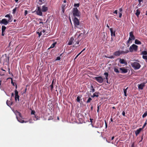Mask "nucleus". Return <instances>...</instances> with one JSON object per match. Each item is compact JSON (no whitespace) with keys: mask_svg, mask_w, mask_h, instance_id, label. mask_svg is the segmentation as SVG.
Returning <instances> with one entry per match:
<instances>
[{"mask_svg":"<svg viewBox=\"0 0 147 147\" xmlns=\"http://www.w3.org/2000/svg\"><path fill=\"white\" fill-rule=\"evenodd\" d=\"M84 32L80 33L79 34H78V33H77L75 36V38H76L75 40V42H76L75 45H79L80 42L84 38Z\"/></svg>","mask_w":147,"mask_h":147,"instance_id":"1","label":"nucleus"},{"mask_svg":"<svg viewBox=\"0 0 147 147\" xmlns=\"http://www.w3.org/2000/svg\"><path fill=\"white\" fill-rule=\"evenodd\" d=\"M72 13L74 16L75 17H78L80 16V11L76 7L74 8L73 9Z\"/></svg>","mask_w":147,"mask_h":147,"instance_id":"2","label":"nucleus"},{"mask_svg":"<svg viewBox=\"0 0 147 147\" xmlns=\"http://www.w3.org/2000/svg\"><path fill=\"white\" fill-rule=\"evenodd\" d=\"M131 65L132 67L135 70L139 69L141 67V65L140 63L137 62L131 63Z\"/></svg>","mask_w":147,"mask_h":147,"instance_id":"3","label":"nucleus"},{"mask_svg":"<svg viewBox=\"0 0 147 147\" xmlns=\"http://www.w3.org/2000/svg\"><path fill=\"white\" fill-rule=\"evenodd\" d=\"M138 46L134 44L131 45L129 48L130 52H132L134 51H137L138 50Z\"/></svg>","mask_w":147,"mask_h":147,"instance_id":"4","label":"nucleus"},{"mask_svg":"<svg viewBox=\"0 0 147 147\" xmlns=\"http://www.w3.org/2000/svg\"><path fill=\"white\" fill-rule=\"evenodd\" d=\"M93 79L96 80L97 82L100 83H102L105 79V78H103L102 76H99L98 77H95L93 78Z\"/></svg>","mask_w":147,"mask_h":147,"instance_id":"5","label":"nucleus"},{"mask_svg":"<svg viewBox=\"0 0 147 147\" xmlns=\"http://www.w3.org/2000/svg\"><path fill=\"white\" fill-rule=\"evenodd\" d=\"M73 22L75 27L76 28H80L78 27V26L80 25L79 20L76 17H75L74 18L73 20Z\"/></svg>","mask_w":147,"mask_h":147,"instance_id":"6","label":"nucleus"},{"mask_svg":"<svg viewBox=\"0 0 147 147\" xmlns=\"http://www.w3.org/2000/svg\"><path fill=\"white\" fill-rule=\"evenodd\" d=\"M12 22L9 21V20H7L6 19H3L2 20H0V24H4L5 25H7L9 22Z\"/></svg>","mask_w":147,"mask_h":147,"instance_id":"7","label":"nucleus"},{"mask_svg":"<svg viewBox=\"0 0 147 147\" xmlns=\"http://www.w3.org/2000/svg\"><path fill=\"white\" fill-rule=\"evenodd\" d=\"M36 14L39 16H42V13L41 8L40 7H37L36 10Z\"/></svg>","mask_w":147,"mask_h":147,"instance_id":"8","label":"nucleus"},{"mask_svg":"<svg viewBox=\"0 0 147 147\" xmlns=\"http://www.w3.org/2000/svg\"><path fill=\"white\" fill-rule=\"evenodd\" d=\"M120 72L121 73H126L128 72V69L125 67L119 68Z\"/></svg>","mask_w":147,"mask_h":147,"instance_id":"9","label":"nucleus"},{"mask_svg":"<svg viewBox=\"0 0 147 147\" xmlns=\"http://www.w3.org/2000/svg\"><path fill=\"white\" fill-rule=\"evenodd\" d=\"M14 92L15 95V100L16 102L17 101V100H18V101H19L20 96L18 95V92L17 90H15Z\"/></svg>","mask_w":147,"mask_h":147,"instance_id":"10","label":"nucleus"},{"mask_svg":"<svg viewBox=\"0 0 147 147\" xmlns=\"http://www.w3.org/2000/svg\"><path fill=\"white\" fill-rule=\"evenodd\" d=\"M110 31L111 33V35L112 36V37L111 38V39L112 40V36H115V31H113V28H111L110 29Z\"/></svg>","mask_w":147,"mask_h":147,"instance_id":"11","label":"nucleus"},{"mask_svg":"<svg viewBox=\"0 0 147 147\" xmlns=\"http://www.w3.org/2000/svg\"><path fill=\"white\" fill-rule=\"evenodd\" d=\"M74 38L73 37H71L69 40V41L68 43V45H71L73 43V42L74 41Z\"/></svg>","mask_w":147,"mask_h":147,"instance_id":"12","label":"nucleus"},{"mask_svg":"<svg viewBox=\"0 0 147 147\" xmlns=\"http://www.w3.org/2000/svg\"><path fill=\"white\" fill-rule=\"evenodd\" d=\"M5 17L6 18H8V19L7 20H9L11 21H12L13 17L12 16H10L9 14H7L5 16Z\"/></svg>","mask_w":147,"mask_h":147,"instance_id":"13","label":"nucleus"},{"mask_svg":"<svg viewBox=\"0 0 147 147\" xmlns=\"http://www.w3.org/2000/svg\"><path fill=\"white\" fill-rule=\"evenodd\" d=\"M145 83H142L138 85V88L139 89L142 90L143 89L144 87L145 86Z\"/></svg>","mask_w":147,"mask_h":147,"instance_id":"14","label":"nucleus"},{"mask_svg":"<svg viewBox=\"0 0 147 147\" xmlns=\"http://www.w3.org/2000/svg\"><path fill=\"white\" fill-rule=\"evenodd\" d=\"M142 130V129L141 128H140L139 129L137 130L136 131H135V133L136 136H137Z\"/></svg>","mask_w":147,"mask_h":147,"instance_id":"15","label":"nucleus"},{"mask_svg":"<svg viewBox=\"0 0 147 147\" xmlns=\"http://www.w3.org/2000/svg\"><path fill=\"white\" fill-rule=\"evenodd\" d=\"M129 38H131V40H134L135 39V37L133 34V32L131 31L129 33Z\"/></svg>","mask_w":147,"mask_h":147,"instance_id":"16","label":"nucleus"},{"mask_svg":"<svg viewBox=\"0 0 147 147\" xmlns=\"http://www.w3.org/2000/svg\"><path fill=\"white\" fill-rule=\"evenodd\" d=\"M35 112L34 110H32L31 112V114L32 115H34L35 118L34 119V120H37L38 119V117H37L36 115H35Z\"/></svg>","mask_w":147,"mask_h":147,"instance_id":"17","label":"nucleus"},{"mask_svg":"<svg viewBox=\"0 0 147 147\" xmlns=\"http://www.w3.org/2000/svg\"><path fill=\"white\" fill-rule=\"evenodd\" d=\"M99 92H95L93 94V95L91 96V97L92 98H94L95 97H98L99 96Z\"/></svg>","mask_w":147,"mask_h":147,"instance_id":"18","label":"nucleus"},{"mask_svg":"<svg viewBox=\"0 0 147 147\" xmlns=\"http://www.w3.org/2000/svg\"><path fill=\"white\" fill-rule=\"evenodd\" d=\"M41 10L43 12H46L48 10V7L45 5L43 6Z\"/></svg>","mask_w":147,"mask_h":147,"instance_id":"19","label":"nucleus"},{"mask_svg":"<svg viewBox=\"0 0 147 147\" xmlns=\"http://www.w3.org/2000/svg\"><path fill=\"white\" fill-rule=\"evenodd\" d=\"M119 62L121 64H127V62L124 59H120Z\"/></svg>","mask_w":147,"mask_h":147,"instance_id":"20","label":"nucleus"},{"mask_svg":"<svg viewBox=\"0 0 147 147\" xmlns=\"http://www.w3.org/2000/svg\"><path fill=\"white\" fill-rule=\"evenodd\" d=\"M129 51L127 50H126L125 51H120V55L124 54L127 53L129 52Z\"/></svg>","mask_w":147,"mask_h":147,"instance_id":"21","label":"nucleus"},{"mask_svg":"<svg viewBox=\"0 0 147 147\" xmlns=\"http://www.w3.org/2000/svg\"><path fill=\"white\" fill-rule=\"evenodd\" d=\"M113 55L116 56H119L120 55V51H117L115 52Z\"/></svg>","mask_w":147,"mask_h":147,"instance_id":"22","label":"nucleus"},{"mask_svg":"<svg viewBox=\"0 0 147 147\" xmlns=\"http://www.w3.org/2000/svg\"><path fill=\"white\" fill-rule=\"evenodd\" d=\"M104 75L105 76V79L106 80H108V77L109 76L108 73L107 72H105L104 73Z\"/></svg>","mask_w":147,"mask_h":147,"instance_id":"23","label":"nucleus"},{"mask_svg":"<svg viewBox=\"0 0 147 147\" xmlns=\"http://www.w3.org/2000/svg\"><path fill=\"white\" fill-rule=\"evenodd\" d=\"M135 43L137 45H141V42L138 39H136L135 41Z\"/></svg>","mask_w":147,"mask_h":147,"instance_id":"24","label":"nucleus"},{"mask_svg":"<svg viewBox=\"0 0 147 147\" xmlns=\"http://www.w3.org/2000/svg\"><path fill=\"white\" fill-rule=\"evenodd\" d=\"M17 119H18V121L20 122L21 123H26L27 122V121H25L24 120H22L21 119H20V118H18V117H16Z\"/></svg>","mask_w":147,"mask_h":147,"instance_id":"25","label":"nucleus"},{"mask_svg":"<svg viewBox=\"0 0 147 147\" xmlns=\"http://www.w3.org/2000/svg\"><path fill=\"white\" fill-rule=\"evenodd\" d=\"M6 104L9 106H10L12 104V102L11 101L7 100L6 101Z\"/></svg>","mask_w":147,"mask_h":147,"instance_id":"26","label":"nucleus"},{"mask_svg":"<svg viewBox=\"0 0 147 147\" xmlns=\"http://www.w3.org/2000/svg\"><path fill=\"white\" fill-rule=\"evenodd\" d=\"M90 92H94L95 91V90L93 86L92 85H91V88H90Z\"/></svg>","mask_w":147,"mask_h":147,"instance_id":"27","label":"nucleus"},{"mask_svg":"<svg viewBox=\"0 0 147 147\" xmlns=\"http://www.w3.org/2000/svg\"><path fill=\"white\" fill-rule=\"evenodd\" d=\"M81 97H82L81 95L80 96H77V99H76V100L77 102H79L80 101V98H81Z\"/></svg>","mask_w":147,"mask_h":147,"instance_id":"28","label":"nucleus"},{"mask_svg":"<svg viewBox=\"0 0 147 147\" xmlns=\"http://www.w3.org/2000/svg\"><path fill=\"white\" fill-rule=\"evenodd\" d=\"M6 27L4 26H2L1 28V31H2L5 32V29H6Z\"/></svg>","mask_w":147,"mask_h":147,"instance_id":"29","label":"nucleus"},{"mask_svg":"<svg viewBox=\"0 0 147 147\" xmlns=\"http://www.w3.org/2000/svg\"><path fill=\"white\" fill-rule=\"evenodd\" d=\"M127 88H127L126 89H123V91H124V95L126 96H127L126 92H127Z\"/></svg>","mask_w":147,"mask_h":147,"instance_id":"30","label":"nucleus"},{"mask_svg":"<svg viewBox=\"0 0 147 147\" xmlns=\"http://www.w3.org/2000/svg\"><path fill=\"white\" fill-rule=\"evenodd\" d=\"M56 44V42L53 43L51 45L50 48H54L55 47Z\"/></svg>","mask_w":147,"mask_h":147,"instance_id":"31","label":"nucleus"},{"mask_svg":"<svg viewBox=\"0 0 147 147\" xmlns=\"http://www.w3.org/2000/svg\"><path fill=\"white\" fill-rule=\"evenodd\" d=\"M140 12L139 11L138 9H137L136 11V15L137 16H139V15H140Z\"/></svg>","mask_w":147,"mask_h":147,"instance_id":"32","label":"nucleus"},{"mask_svg":"<svg viewBox=\"0 0 147 147\" xmlns=\"http://www.w3.org/2000/svg\"><path fill=\"white\" fill-rule=\"evenodd\" d=\"M147 115V111L145 112L142 115V117L144 118Z\"/></svg>","mask_w":147,"mask_h":147,"instance_id":"33","label":"nucleus"},{"mask_svg":"<svg viewBox=\"0 0 147 147\" xmlns=\"http://www.w3.org/2000/svg\"><path fill=\"white\" fill-rule=\"evenodd\" d=\"M92 100V99L90 98L89 97L87 100L86 101V103H88L90 102V101Z\"/></svg>","mask_w":147,"mask_h":147,"instance_id":"34","label":"nucleus"},{"mask_svg":"<svg viewBox=\"0 0 147 147\" xmlns=\"http://www.w3.org/2000/svg\"><path fill=\"white\" fill-rule=\"evenodd\" d=\"M114 71L115 72L117 73H119V71L118 69L116 68H114Z\"/></svg>","mask_w":147,"mask_h":147,"instance_id":"35","label":"nucleus"},{"mask_svg":"<svg viewBox=\"0 0 147 147\" xmlns=\"http://www.w3.org/2000/svg\"><path fill=\"white\" fill-rule=\"evenodd\" d=\"M38 20H40L39 22V23L40 24H41L42 25V26H43L44 25V23L43 22H41V21L42 20L40 19H39Z\"/></svg>","mask_w":147,"mask_h":147,"instance_id":"36","label":"nucleus"},{"mask_svg":"<svg viewBox=\"0 0 147 147\" xmlns=\"http://www.w3.org/2000/svg\"><path fill=\"white\" fill-rule=\"evenodd\" d=\"M80 6V3H75L74 4V7H78L79 6Z\"/></svg>","mask_w":147,"mask_h":147,"instance_id":"37","label":"nucleus"},{"mask_svg":"<svg viewBox=\"0 0 147 147\" xmlns=\"http://www.w3.org/2000/svg\"><path fill=\"white\" fill-rule=\"evenodd\" d=\"M131 40V38H129L128 40L127 41V45H128L127 47H128L129 46V45H128L130 43V41Z\"/></svg>","mask_w":147,"mask_h":147,"instance_id":"38","label":"nucleus"},{"mask_svg":"<svg viewBox=\"0 0 147 147\" xmlns=\"http://www.w3.org/2000/svg\"><path fill=\"white\" fill-rule=\"evenodd\" d=\"M142 54L143 55H146L147 54V52L146 51H142Z\"/></svg>","mask_w":147,"mask_h":147,"instance_id":"39","label":"nucleus"},{"mask_svg":"<svg viewBox=\"0 0 147 147\" xmlns=\"http://www.w3.org/2000/svg\"><path fill=\"white\" fill-rule=\"evenodd\" d=\"M147 120H146L145 122V123H144V125H143L142 127L141 128L143 129L144 128V127L146 125L147 123Z\"/></svg>","mask_w":147,"mask_h":147,"instance_id":"40","label":"nucleus"},{"mask_svg":"<svg viewBox=\"0 0 147 147\" xmlns=\"http://www.w3.org/2000/svg\"><path fill=\"white\" fill-rule=\"evenodd\" d=\"M49 87L51 88V91H52L53 88V85L51 84V85L49 86Z\"/></svg>","mask_w":147,"mask_h":147,"instance_id":"41","label":"nucleus"},{"mask_svg":"<svg viewBox=\"0 0 147 147\" xmlns=\"http://www.w3.org/2000/svg\"><path fill=\"white\" fill-rule=\"evenodd\" d=\"M16 7H15V8L13 9V12H12V13L13 14H14L15 13L16 11Z\"/></svg>","mask_w":147,"mask_h":147,"instance_id":"42","label":"nucleus"},{"mask_svg":"<svg viewBox=\"0 0 147 147\" xmlns=\"http://www.w3.org/2000/svg\"><path fill=\"white\" fill-rule=\"evenodd\" d=\"M37 33L38 34L39 36L40 37L42 35V31H40V32H37Z\"/></svg>","mask_w":147,"mask_h":147,"instance_id":"43","label":"nucleus"},{"mask_svg":"<svg viewBox=\"0 0 147 147\" xmlns=\"http://www.w3.org/2000/svg\"><path fill=\"white\" fill-rule=\"evenodd\" d=\"M108 58L110 59H114L115 58V56L113 55H112L110 56L109 57H107Z\"/></svg>","mask_w":147,"mask_h":147,"instance_id":"44","label":"nucleus"},{"mask_svg":"<svg viewBox=\"0 0 147 147\" xmlns=\"http://www.w3.org/2000/svg\"><path fill=\"white\" fill-rule=\"evenodd\" d=\"M100 106V105H97V111L98 113H99Z\"/></svg>","mask_w":147,"mask_h":147,"instance_id":"45","label":"nucleus"},{"mask_svg":"<svg viewBox=\"0 0 147 147\" xmlns=\"http://www.w3.org/2000/svg\"><path fill=\"white\" fill-rule=\"evenodd\" d=\"M142 57L143 59H145L146 60L147 59V56L146 55H143Z\"/></svg>","mask_w":147,"mask_h":147,"instance_id":"46","label":"nucleus"},{"mask_svg":"<svg viewBox=\"0 0 147 147\" xmlns=\"http://www.w3.org/2000/svg\"><path fill=\"white\" fill-rule=\"evenodd\" d=\"M61 59V57L60 56H58L57 57L56 61L59 60Z\"/></svg>","mask_w":147,"mask_h":147,"instance_id":"47","label":"nucleus"},{"mask_svg":"<svg viewBox=\"0 0 147 147\" xmlns=\"http://www.w3.org/2000/svg\"><path fill=\"white\" fill-rule=\"evenodd\" d=\"M143 0H138V1H139V4H138V5H139V6H140L141 5V4H140V3L142 1H143Z\"/></svg>","mask_w":147,"mask_h":147,"instance_id":"48","label":"nucleus"},{"mask_svg":"<svg viewBox=\"0 0 147 147\" xmlns=\"http://www.w3.org/2000/svg\"><path fill=\"white\" fill-rule=\"evenodd\" d=\"M119 17L121 18L122 16V14L121 12H119Z\"/></svg>","mask_w":147,"mask_h":147,"instance_id":"49","label":"nucleus"},{"mask_svg":"<svg viewBox=\"0 0 147 147\" xmlns=\"http://www.w3.org/2000/svg\"><path fill=\"white\" fill-rule=\"evenodd\" d=\"M11 79V83L12 84V85L13 86H15V84H14V82H13V80H12V78H10Z\"/></svg>","mask_w":147,"mask_h":147,"instance_id":"50","label":"nucleus"},{"mask_svg":"<svg viewBox=\"0 0 147 147\" xmlns=\"http://www.w3.org/2000/svg\"><path fill=\"white\" fill-rule=\"evenodd\" d=\"M28 13V11L26 10L25 11V12H24V15L25 16H26L27 14Z\"/></svg>","mask_w":147,"mask_h":147,"instance_id":"51","label":"nucleus"},{"mask_svg":"<svg viewBox=\"0 0 147 147\" xmlns=\"http://www.w3.org/2000/svg\"><path fill=\"white\" fill-rule=\"evenodd\" d=\"M105 127L106 128H107V124L106 121L105 120Z\"/></svg>","mask_w":147,"mask_h":147,"instance_id":"52","label":"nucleus"},{"mask_svg":"<svg viewBox=\"0 0 147 147\" xmlns=\"http://www.w3.org/2000/svg\"><path fill=\"white\" fill-rule=\"evenodd\" d=\"M54 81H55V83H54V84H55V80H54V79H53V80L52 81V84H53H53H54Z\"/></svg>","mask_w":147,"mask_h":147,"instance_id":"53","label":"nucleus"},{"mask_svg":"<svg viewBox=\"0 0 147 147\" xmlns=\"http://www.w3.org/2000/svg\"><path fill=\"white\" fill-rule=\"evenodd\" d=\"M122 114L123 116H125V112L124 111H123Z\"/></svg>","mask_w":147,"mask_h":147,"instance_id":"54","label":"nucleus"},{"mask_svg":"<svg viewBox=\"0 0 147 147\" xmlns=\"http://www.w3.org/2000/svg\"><path fill=\"white\" fill-rule=\"evenodd\" d=\"M114 13H115L116 15L117 14V10H115L113 12Z\"/></svg>","mask_w":147,"mask_h":147,"instance_id":"55","label":"nucleus"},{"mask_svg":"<svg viewBox=\"0 0 147 147\" xmlns=\"http://www.w3.org/2000/svg\"><path fill=\"white\" fill-rule=\"evenodd\" d=\"M131 147H135L134 143V142L131 145Z\"/></svg>","mask_w":147,"mask_h":147,"instance_id":"56","label":"nucleus"},{"mask_svg":"<svg viewBox=\"0 0 147 147\" xmlns=\"http://www.w3.org/2000/svg\"><path fill=\"white\" fill-rule=\"evenodd\" d=\"M119 11L120 12H121L122 11V8H120L119 9Z\"/></svg>","mask_w":147,"mask_h":147,"instance_id":"57","label":"nucleus"},{"mask_svg":"<svg viewBox=\"0 0 147 147\" xmlns=\"http://www.w3.org/2000/svg\"><path fill=\"white\" fill-rule=\"evenodd\" d=\"M81 54V53H79L78 54L77 56H76V57L75 58V59H76L78 56L80 55Z\"/></svg>","mask_w":147,"mask_h":147,"instance_id":"58","label":"nucleus"},{"mask_svg":"<svg viewBox=\"0 0 147 147\" xmlns=\"http://www.w3.org/2000/svg\"><path fill=\"white\" fill-rule=\"evenodd\" d=\"M42 31V32L43 33H44L45 32L46 30H43L42 31Z\"/></svg>","mask_w":147,"mask_h":147,"instance_id":"59","label":"nucleus"},{"mask_svg":"<svg viewBox=\"0 0 147 147\" xmlns=\"http://www.w3.org/2000/svg\"><path fill=\"white\" fill-rule=\"evenodd\" d=\"M4 31H2V34L1 35L2 36H4Z\"/></svg>","mask_w":147,"mask_h":147,"instance_id":"60","label":"nucleus"},{"mask_svg":"<svg viewBox=\"0 0 147 147\" xmlns=\"http://www.w3.org/2000/svg\"><path fill=\"white\" fill-rule=\"evenodd\" d=\"M18 115H19V116L20 117H21V113H20V112H18Z\"/></svg>","mask_w":147,"mask_h":147,"instance_id":"61","label":"nucleus"},{"mask_svg":"<svg viewBox=\"0 0 147 147\" xmlns=\"http://www.w3.org/2000/svg\"><path fill=\"white\" fill-rule=\"evenodd\" d=\"M85 49L84 48V49L80 53H81L83 52V51H84Z\"/></svg>","mask_w":147,"mask_h":147,"instance_id":"62","label":"nucleus"},{"mask_svg":"<svg viewBox=\"0 0 147 147\" xmlns=\"http://www.w3.org/2000/svg\"><path fill=\"white\" fill-rule=\"evenodd\" d=\"M14 96V94L13 93H12L11 94V96L13 97Z\"/></svg>","mask_w":147,"mask_h":147,"instance_id":"63","label":"nucleus"},{"mask_svg":"<svg viewBox=\"0 0 147 147\" xmlns=\"http://www.w3.org/2000/svg\"><path fill=\"white\" fill-rule=\"evenodd\" d=\"M114 138V137L113 136L112 138H111V140H113Z\"/></svg>","mask_w":147,"mask_h":147,"instance_id":"64","label":"nucleus"}]
</instances>
